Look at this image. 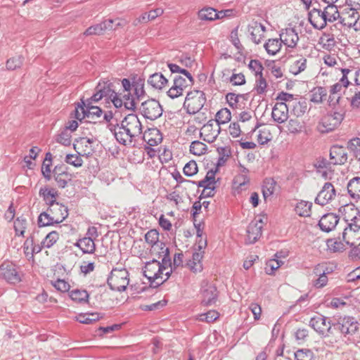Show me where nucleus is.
<instances>
[{"mask_svg": "<svg viewBox=\"0 0 360 360\" xmlns=\"http://www.w3.org/2000/svg\"><path fill=\"white\" fill-rule=\"evenodd\" d=\"M53 174L58 186L61 188H65L72 178V174L67 172V167L64 165L56 166Z\"/></svg>", "mask_w": 360, "mask_h": 360, "instance_id": "16", "label": "nucleus"}, {"mask_svg": "<svg viewBox=\"0 0 360 360\" xmlns=\"http://www.w3.org/2000/svg\"><path fill=\"white\" fill-rule=\"evenodd\" d=\"M356 215L351 219H346L347 226L342 232L343 240L350 247L360 245V214L355 210Z\"/></svg>", "mask_w": 360, "mask_h": 360, "instance_id": "2", "label": "nucleus"}, {"mask_svg": "<svg viewBox=\"0 0 360 360\" xmlns=\"http://www.w3.org/2000/svg\"><path fill=\"white\" fill-rule=\"evenodd\" d=\"M325 13L321 8H312L308 13V19L311 25L317 30L323 29L328 21L325 18Z\"/></svg>", "mask_w": 360, "mask_h": 360, "instance_id": "14", "label": "nucleus"}, {"mask_svg": "<svg viewBox=\"0 0 360 360\" xmlns=\"http://www.w3.org/2000/svg\"><path fill=\"white\" fill-rule=\"evenodd\" d=\"M309 326L319 334L326 336L330 333L332 325L330 321H327L326 317L319 315L311 319Z\"/></svg>", "mask_w": 360, "mask_h": 360, "instance_id": "13", "label": "nucleus"}, {"mask_svg": "<svg viewBox=\"0 0 360 360\" xmlns=\"http://www.w3.org/2000/svg\"><path fill=\"white\" fill-rule=\"evenodd\" d=\"M184 174L187 176H192L198 172L197 163L194 160H191L184 167Z\"/></svg>", "mask_w": 360, "mask_h": 360, "instance_id": "56", "label": "nucleus"}, {"mask_svg": "<svg viewBox=\"0 0 360 360\" xmlns=\"http://www.w3.org/2000/svg\"><path fill=\"white\" fill-rule=\"evenodd\" d=\"M204 252H195L193 254L192 259L188 262L189 269L194 273L200 272L202 270V259Z\"/></svg>", "mask_w": 360, "mask_h": 360, "instance_id": "31", "label": "nucleus"}, {"mask_svg": "<svg viewBox=\"0 0 360 360\" xmlns=\"http://www.w3.org/2000/svg\"><path fill=\"white\" fill-rule=\"evenodd\" d=\"M289 105L284 102H277L272 109L271 117L277 123H284L288 119Z\"/></svg>", "mask_w": 360, "mask_h": 360, "instance_id": "17", "label": "nucleus"}, {"mask_svg": "<svg viewBox=\"0 0 360 360\" xmlns=\"http://www.w3.org/2000/svg\"><path fill=\"white\" fill-rule=\"evenodd\" d=\"M307 59L300 56L299 58L295 60L290 65V72L297 75L304 71L307 67Z\"/></svg>", "mask_w": 360, "mask_h": 360, "instance_id": "36", "label": "nucleus"}, {"mask_svg": "<svg viewBox=\"0 0 360 360\" xmlns=\"http://www.w3.org/2000/svg\"><path fill=\"white\" fill-rule=\"evenodd\" d=\"M315 273L316 274H319V276L314 281V285L317 288L324 287L328 283V277L326 276V273L325 271L321 273V271L319 270V268L315 269Z\"/></svg>", "mask_w": 360, "mask_h": 360, "instance_id": "53", "label": "nucleus"}, {"mask_svg": "<svg viewBox=\"0 0 360 360\" xmlns=\"http://www.w3.org/2000/svg\"><path fill=\"white\" fill-rule=\"evenodd\" d=\"M145 240L146 243L153 246V248L158 244L163 243L159 242V233L155 229L148 231L145 235Z\"/></svg>", "mask_w": 360, "mask_h": 360, "instance_id": "48", "label": "nucleus"}, {"mask_svg": "<svg viewBox=\"0 0 360 360\" xmlns=\"http://www.w3.org/2000/svg\"><path fill=\"white\" fill-rule=\"evenodd\" d=\"M195 96H193V93L189 92L187 94L186 101H189L188 106H192V110H188L189 113H195L202 109L205 103L206 98L205 94L200 91H196L195 92Z\"/></svg>", "mask_w": 360, "mask_h": 360, "instance_id": "15", "label": "nucleus"}, {"mask_svg": "<svg viewBox=\"0 0 360 360\" xmlns=\"http://www.w3.org/2000/svg\"><path fill=\"white\" fill-rule=\"evenodd\" d=\"M282 42L279 39H269L264 45L266 52L269 55H276L281 49Z\"/></svg>", "mask_w": 360, "mask_h": 360, "instance_id": "32", "label": "nucleus"}, {"mask_svg": "<svg viewBox=\"0 0 360 360\" xmlns=\"http://www.w3.org/2000/svg\"><path fill=\"white\" fill-rule=\"evenodd\" d=\"M24 62V57L22 56H17L10 58L7 60L6 66L8 70H14L20 68Z\"/></svg>", "mask_w": 360, "mask_h": 360, "instance_id": "46", "label": "nucleus"}, {"mask_svg": "<svg viewBox=\"0 0 360 360\" xmlns=\"http://www.w3.org/2000/svg\"><path fill=\"white\" fill-rule=\"evenodd\" d=\"M276 181L273 179H266L262 186V193L264 200L270 197L274 192Z\"/></svg>", "mask_w": 360, "mask_h": 360, "instance_id": "42", "label": "nucleus"}, {"mask_svg": "<svg viewBox=\"0 0 360 360\" xmlns=\"http://www.w3.org/2000/svg\"><path fill=\"white\" fill-rule=\"evenodd\" d=\"M132 87L134 91V94L138 100H141L145 96L146 92L144 90L143 79L139 78L134 80L132 82Z\"/></svg>", "mask_w": 360, "mask_h": 360, "instance_id": "40", "label": "nucleus"}, {"mask_svg": "<svg viewBox=\"0 0 360 360\" xmlns=\"http://www.w3.org/2000/svg\"><path fill=\"white\" fill-rule=\"evenodd\" d=\"M326 96L327 90L326 88L319 86L313 89L311 101L314 103H319L326 98Z\"/></svg>", "mask_w": 360, "mask_h": 360, "instance_id": "45", "label": "nucleus"}, {"mask_svg": "<svg viewBox=\"0 0 360 360\" xmlns=\"http://www.w3.org/2000/svg\"><path fill=\"white\" fill-rule=\"evenodd\" d=\"M335 196L336 190L334 186L330 182H326L318 193L314 202L317 205L324 206L330 202Z\"/></svg>", "mask_w": 360, "mask_h": 360, "instance_id": "8", "label": "nucleus"}, {"mask_svg": "<svg viewBox=\"0 0 360 360\" xmlns=\"http://www.w3.org/2000/svg\"><path fill=\"white\" fill-rule=\"evenodd\" d=\"M248 32L251 40L256 44H259L264 37L266 27L257 21H252L248 26Z\"/></svg>", "mask_w": 360, "mask_h": 360, "instance_id": "18", "label": "nucleus"}, {"mask_svg": "<svg viewBox=\"0 0 360 360\" xmlns=\"http://www.w3.org/2000/svg\"><path fill=\"white\" fill-rule=\"evenodd\" d=\"M174 84L176 87L179 88L181 91L184 92V91L188 86H191L193 84V82L189 80H186V78H184L182 76L176 75L174 77Z\"/></svg>", "mask_w": 360, "mask_h": 360, "instance_id": "49", "label": "nucleus"}, {"mask_svg": "<svg viewBox=\"0 0 360 360\" xmlns=\"http://www.w3.org/2000/svg\"><path fill=\"white\" fill-rule=\"evenodd\" d=\"M57 224L56 218L49 212L41 213L38 217V224L39 226H46Z\"/></svg>", "mask_w": 360, "mask_h": 360, "instance_id": "41", "label": "nucleus"}, {"mask_svg": "<svg viewBox=\"0 0 360 360\" xmlns=\"http://www.w3.org/2000/svg\"><path fill=\"white\" fill-rule=\"evenodd\" d=\"M99 319V316L97 314H89L86 315H80L78 321L81 323L91 324Z\"/></svg>", "mask_w": 360, "mask_h": 360, "instance_id": "58", "label": "nucleus"}, {"mask_svg": "<svg viewBox=\"0 0 360 360\" xmlns=\"http://www.w3.org/2000/svg\"><path fill=\"white\" fill-rule=\"evenodd\" d=\"M112 103L116 108L124 106L127 110H134L136 108L135 98L130 91L116 93V96L112 98Z\"/></svg>", "mask_w": 360, "mask_h": 360, "instance_id": "9", "label": "nucleus"}, {"mask_svg": "<svg viewBox=\"0 0 360 360\" xmlns=\"http://www.w3.org/2000/svg\"><path fill=\"white\" fill-rule=\"evenodd\" d=\"M121 122L132 136L137 137L142 133V125L136 115L129 114Z\"/></svg>", "mask_w": 360, "mask_h": 360, "instance_id": "12", "label": "nucleus"}, {"mask_svg": "<svg viewBox=\"0 0 360 360\" xmlns=\"http://www.w3.org/2000/svg\"><path fill=\"white\" fill-rule=\"evenodd\" d=\"M279 36L281 42L289 48H295L299 40L297 32L293 28H286Z\"/></svg>", "mask_w": 360, "mask_h": 360, "instance_id": "21", "label": "nucleus"}, {"mask_svg": "<svg viewBox=\"0 0 360 360\" xmlns=\"http://www.w3.org/2000/svg\"><path fill=\"white\" fill-rule=\"evenodd\" d=\"M347 188L352 198L354 200L360 199V177L356 176L350 179Z\"/></svg>", "mask_w": 360, "mask_h": 360, "instance_id": "29", "label": "nucleus"}, {"mask_svg": "<svg viewBox=\"0 0 360 360\" xmlns=\"http://www.w3.org/2000/svg\"><path fill=\"white\" fill-rule=\"evenodd\" d=\"M89 293L86 290L75 289L70 292V298L79 304H85L88 302Z\"/></svg>", "mask_w": 360, "mask_h": 360, "instance_id": "37", "label": "nucleus"}, {"mask_svg": "<svg viewBox=\"0 0 360 360\" xmlns=\"http://www.w3.org/2000/svg\"><path fill=\"white\" fill-rule=\"evenodd\" d=\"M347 148L356 157L357 154L360 153V138L356 137L349 140L347 143Z\"/></svg>", "mask_w": 360, "mask_h": 360, "instance_id": "59", "label": "nucleus"}, {"mask_svg": "<svg viewBox=\"0 0 360 360\" xmlns=\"http://www.w3.org/2000/svg\"><path fill=\"white\" fill-rule=\"evenodd\" d=\"M65 161L71 165L76 167H79L83 164V160L79 155L77 154H68L65 157Z\"/></svg>", "mask_w": 360, "mask_h": 360, "instance_id": "54", "label": "nucleus"}, {"mask_svg": "<svg viewBox=\"0 0 360 360\" xmlns=\"http://www.w3.org/2000/svg\"><path fill=\"white\" fill-rule=\"evenodd\" d=\"M216 10L212 7H204L198 12V18L202 21L216 20Z\"/></svg>", "mask_w": 360, "mask_h": 360, "instance_id": "33", "label": "nucleus"}, {"mask_svg": "<svg viewBox=\"0 0 360 360\" xmlns=\"http://www.w3.org/2000/svg\"><path fill=\"white\" fill-rule=\"evenodd\" d=\"M330 158L333 165H344L347 161V153L344 147L333 146L330 150Z\"/></svg>", "mask_w": 360, "mask_h": 360, "instance_id": "22", "label": "nucleus"}, {"mask_svg": "<svg viewBox=\"0 0 360 360\" xmlns=\"http://www.w3.org/2000/svg\"><path fill=\"white\" fill-rule=\"evenodd\" d=\"M27 221L22 217H18L14 221V229L15 234L18 236H23L26 229Z\"/></svg>", "mask_w": 360, "mask_h": 360, "instance_id": "51", "label": "nucleus"}, {"mask_svg": "<svg viewBox=\"0 0 360 360\" xmlns=\"http://www.w3.org/2000/svg\"><path fill=\"white\" fill-rule=\"evenodd\" d=\"M217 288L207 282L203 283L201 288V303L204 306H211L217 302Z\"/></svg>", "mask_w": 360, "mask_h": 360, "instance_id": "11", "label": "nucleus"}, {"mask_svg": "<svg viewBox=\"0 0 360 360\" xmlns=\"http://www.w3.org/2000/svg\"><path fill=\"white\" fill-rule=\"evenodd\" d=\"M321 42L323 44V47L331 49L335 45V40L333 35L330 34H324L321 38Z\"/></svg>", "mask_w": 360, "mask_h": 360, "instance_id": "64", "label": "nucleus"}, {"mask_svg": "<svg viewBox=\"0 0 360 360\" xmlns=\"http://www.w3.org/2000/svg\"><path fill=\"white\" fill-rule=\"evenodd\" d=\"M323 11L325 13L324 16L326 18L328 22H333L340 18V13L334 4H328V6L324 8Z\"/></svg>", "mask_w": 360, "mask_h": 360, "instance_id": "34", "label": "nucleus"}, {"mask_svg": "<svg viewBox=\"0 0 360 360\" xmlns=\"http://www.w3.org/2000/svg\"><path fill=\"white\" fill-rule=\"evenodd\" d=\"M147 82L153 89L158 90H162L168 84V79L161 72L150 75Z\"/></svg>", "mask_w": 360, "mask_h": 360, "instance_id": "24", "label": "nucleus"}, {"mask_svg": "<svg viewBox=\"0 0 360 360\" xmlns=\"http://www.w3.org/2000/svg\"><path fill=\"white\" fill-rule=\"evenodd\" d=\"M96 89L106 100L110 99L112 102V98L116 96L113 85L109 81L99 82L96 86Z\"/></svg>", "mask_w": 360, "mask_h": 360, "instance_id": "25", "label": "nucleus"}, {"mask_svg": "<svg viewBox=\"0 0 360 360\" xmlns=\"http://www.w3.org/2000/svg\"><path fill=\"white\" fill-rule=\"evenodd\" d=\"M207 150V146L199 141H194L191 143L190 146V151L192 154L195 155H201L206 153Z\"/></svg>", "mask_w": 360, "mask_h": 360, "instance_id": "47", "label": "nucleus"}, {"mask_svg": "<svg viewBox=\"0 0 360 360\" xmlns=\"http://www.w3.org/2000/svg\"><path fill=\"white\" fill-rule=\"evenodd\" d=\"M75 118L82 120L86 117V103L82 100V104H78L75 110Z\"/></svg>", "mask_w": 360, "mask_h": 360, "instance_id": "61", "label": "nucleus"}, {"mask_svg": "<svg viewBox=\"0 0 360 360\" xmlns=\"http://www.w3.org/2000/svg\"><path fill=\"white\" fill-rule=\"evenodd\" d=\"M231 119V115L230 110L227 108H223L217 112L216 117L214 121L220 126V124L229 122Z\"/></svg>", "mask_w": 360, "mask_h": 360, "instance_id": "43", "label": "nucleus"}, {"mask_svg": "<svg viewBox=\"0 0 360 360\" xmlns=\"http://www.w3.org/2000/svg\"><path fill=\"white\" fill-rule=\"evenodd\" d=\"M108 129L113 134L116 140L124 146L131 144L135 138L132 134L128 132L129 130L122 125V122L120 124L110 123L108 124Z\"/></svg>", "mask_w": 360, "mask_h": 360, "instance_id": "6", "label": "nucleus"}, {"mask_svg": "<svg viewBox=\"0 0 360 360\" xmlns=\"http://www.w3.org/2000/svg\"><path fill=\"white\" fill-rule=\"evenodd\" d=\"M266 82L265 79L263 77L262 75H260L259 76H258V78L256 80L255 89L258 94H262L266 91Z\"/></svg>", "mask_w": 360, "mask_h": 360, "instance_id": "63", "label": "nucleus"}, {"mask_svg": "<svg viewBox=\"0 0 360 360\" xmlns=\"http://www.w3.org/2000/svg\"><path fill=\"white\" fill-rule=\"evenodd\" d=\"M143 140L151 146H157L162 139L160 131L156 128L148 129V130L146 131L143 134Z\"/></svg>", "mask_w": 360, "mask_h": 360, "instance_id": "27", "label": "nucleus"}, {"mask_svg": "<svg viewBox=\"0 0 360 360\" xmlns=\"http://www.w3.org/2000/svg\"><path fill=\"white\" fill-rule=\"evenodd\" d=\"M327 246L329 250L333 252H342L345 249V245L342 242L333 239L328 240Z\"/></svg>", "mask_w": 360, "mask_h": 360, "instance_id": "52", "label": "nucleus"}, {"mask_svg": "<svg viewBox=\"0 0 360 360\" xmlns=\"http://www.w3.org/2000/svg\"><path fill=\"white\" fill-rule=\"evenodd\" d=\"M283 262L278 259H271L266 263L265 267L266 273L268 274H273L274 271L278 269Z\"/></svg>", "mask_w": 360, "mask_h": 360, "instance_id": "57", "label": "nucleus"}, {"mask_svg": "<svg viewBox=\"0 0 360 360\" xmlns=\"http://www.w3.org/2000/svg\"><path fill=\"white\" fill-rule=\"evenodd\" d=\"M58 240V233L56 231H51L46 235L41 241L42 247L51 248Z\"/></svg>", "mask_w": 360, "mask_h": 360, "instance_id": "50", "label": "nucleus"}, {"mask_svg": "<svg viewBox=\"0 0 360 360\" xmlns=\"http://www.w3.org/2000/svg\"><path fill=\"white\" fill-rule=\"evenodd\" d=\"M333 326L345 336L354 335L359 329V323L350 316H340Z\"/></svg>", "mask_w": 360, "mask_h": 360, "instance_id": "4", "label": "nucleus"}, {"mask_svg": "<svg viewBox=\"0 0 360 360\" xmlns=\"http://www.w3.org/2000/svg\"><path fill=\"white\" fill-rule=\"evenodd\" d=\"M75 245L78 247L84 254H93L96 250V245L94 239L90 237H84L79 239Z\"/></svg>", "mask_w": 360, "mask_h": 360, "instance_id": "26", "label": "nucleus"}, {"mask_svg": "<svg viewBox=\"0 0 360 360\" xmlns=\"http://www.w3.org/2000/svg\"><path fill=\"white\" fill-rule=\"evenodd\" d=\"M39 195L41 196L45 202L51 207L52 204L57 203L56 197L58 193L53 188H41L39 190Z\"/></svg>", "mask_w": 360, "mask_h": 360, "instance_id": "30", "label": "nucleus"}, {"mask_svg": "<svg viewBox=\"0 0 360 360\" xmlns=\"http://www.w3.org/2000/svg\"><path fill=\"white\" fill-rule=\"evenodd\" d=\"M337 117L331 115L325 116L318 124V129L322 133L332 131L335 127L339 123Z\"/></svg>", "mask_w": 360, "mask_h": 360, "instance_id": "28", "label": "nucleus"}, {"mask_svg": "<svg viewBox=\"0 0 360 360\" xmlns=\"http://www.w3.org/2000/svg\"><path fill=\"white\" fill-rule=\"evenodd\" d=\"M340 218L333 213H328L324 214L319 221L320 229L326 233L333 230L337 226Z\"/></svg>", "mask_w": 360, "mask_h": 360, "instance_id": "20", "label": "nucleus"}, {"mask_svg": "<svg viewBox=\"0 0 360 360\" xmlns=\"http://www.w3.org/2000/svg\"><path fill=\"white\" fill-rule=\"evenodd\" d=\"M71 134L67 129H64L60 134H58L56 141L63 146H68L71 144Z\"/></svg>", "mask_w": 360, "mask_h": 360, "instance_id": "55", "label": "nucleus"}, {"mask_svg": "<svg viewBox=\"0 0 360 360\" xmlns=\"http://www.w3.org/2000/svg\"><path fill=\"white\" fill-rule=\"evenodd\" d=\"M262 220L251 222L247 229V243H255L262 236Z\"/></svg>", "mask_w": 360, "mask_h": 360, "instance_id": "19", "label": "nucleus"}, {"mask_svg": "<svg viewBox=\"0 0 360 360\" xmlns=\"http://www.w3.org/2000/svg\"><path fill=\"white\" fill-rule=\"evenodd\" d=\"M86 117L91 120L101 117L103 110L98 106L91 105V102L86 103Z\"/></svg>", "mask_w": 360, "mask_h": 360, "instance_id": "44", "label": "nucleus"}, {"mask_svg": "<svg viewBox=\"0 0 360 360\" xmlns=\"http://www.w3.org/2000/svg\"><path fill=\"white\" fill-rule=\"evenodd\" d=\"M295 360H313V353L308 349H300L295 353Z\"/></svg>", "mask_w": 360, "mask_h": 360, "instance_id": "60", "label": "nucleus"}, {"mask_svg": "<svg viewBox=\"0 0 360 360\" xmlns=\"http://www.w3.org/2000/svg\"><path fill=\"white\" fill-rule=\"evenodd\" d=\"M220 129L219 124L216 123L214 120H210L202 126L200 135L205 141L212 143L217 139L220 133Z\"/></svg>", "mask_w": 360, "mask_h": 360, "instance_id": "7", "label": "nucleus"}, {"mask_svg": "<svg viewBox=\"0 0 360 360\" xmlns=\"http://www.w3.org/2000/svg\"><path fill=\"white\" fill-rule=\"evenodd\" d=\"M215 174L216 171H214L212 169L209 170L205 176V178L196 183L197 186L198 187H202L204 188H206L209 186H213V185H215Z\"/></svg>", "mask_w": 360, "mask_h": 360, "instance_id": "39", "label": "nucleus"}, {"mask_svg": "<svg viewBox=\"0 0 360 360\" xmlns=\"http://www.w3.org/2000/svg\"><path fill=\"white\" fill-rule=\"evenodd\" d=\"M1 274L8 283L15 284L21 281L15 264L11 262H4L0 266Z\"/></svg>", "mask_w": 360, "mask_h": 360, "instance_id": "10", "label": "nucleus"}, {"mask_svg": "<svg viewBox=\"0 0 360 360\" xmlns=\"http://www.w3.org/2000/svg\"><path fill=\"white\" fill-rule=\"evenodd\" d=\"M139 110L142 115L150 120H155L162 115V108L160 103L153 98L142 102Z\"/></svg>", "mask_w": 360, "mask_h": 360, "instance_id": "5", "label": "nucleus"}, {"mask_svg": "<svg viewBox=\"0 0 360 360\" xmlns=\"http://www.w3.org/2000/svg\"><path fill=\"white\" fill-rule=\"evenodd\" d=\"M345 86H342L340 82L335 83L330 86L329 102L333 105L338 102L340 96L339 94L345 89Z\"/></svg>", "mask_w": 360, "mask_h": 360, "instance_id": "38", "label": "nucleus"}, {"mask_svg": "<svg viewBox=\"0 0 360 360\" xmlns=\"http://www.w3.org/2000/svg\"><path fill=\"white\" fill-rule=\"evenodd\" d=\"M242 97L240 94H236L234 93H229L226 96V99L230 107L236 108L238 106L239 99Z\"/></svg>", "mask_w": 360, "mask_h": 360, "instance_id": "62", "label": "nucleus"}, {"mask_svg": "<svg viewBox=\"0 0 360 360\" xmlns=\"http://www.w3.org/2000/svg\"><path fill=\"white\" fill-rule=\"evenodd\" d=\"M312 202L301 200L297 203L295 210L296 213L301 217H309Z\"/></svg>", "mask_w": 360, "mask_h": 360, "instance_id": "35", "label": "nucleus"}, {"mask_svg": "<svg viewBox=\"0 0 360 360\" xmlns=\"http://www.w3.org/2000/svg\"><path fill=\"white\" fill-rule=\"evenodd\" d=\"M48 212L54 216L57 224L63 221L68 216V207L59 202L52 204V206L48 208Z\"/></svg>", "mask_w": 360, "mask_h": 360, "instance_id": "23", "label": "nucleus"}, {"mask_svg": "<svg viewBox=\"0 0 360 360\" xmlns=\"http://www.w3.org/2000/svg\"><path fill=\"white\" fill-rule=\"evenodd\" d=\"M159 247L162 250V252L164 253L162 262H160L156 259H153L151 261L147 262L143 269L144 276L151 283H155L156 285H160L166 281L172 273L169 250L165 243H160L153 248V251H155Z\"/></svg>", "mask_w": 360, "mask_h": 360, "instance_id": "1", "label": "nucleus"}, {"mask_svg": "<svg viewBox=\"0 0 360 360\" xmlns=\"http://www.w3.org/2000/svg\"><path fill=\"white\" fill-rule=\"evenodd\" d=\"M129 283V272L126 269H113L108 278L110 288L119 292L124 291Z\"/></svg>", "mask_w": 360, "mask_h": 360, "instance_id": "3", "label": "nucleus"}]
</instances>
